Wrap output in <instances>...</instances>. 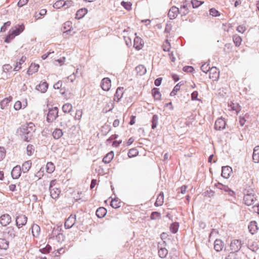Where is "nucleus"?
Here are the masks:
<instances>
[{
    "instance_id": "obj_1",
    "label": "nucleus",
    "mask_w": 259,
    "mask_h": 259,
    "mask_svg": "<svg viewBox=\"0 0 259 259\" xmlns=\"http://www.w3.org/2000/svg\"><path fill=\"white\" fill-rule=\"evenodd\" d=\"M24 26L23 24L12 28L10 31L9 34L6 37L5 41L7 43L10 42L12 39H13L16 36L18 35L24 30Z\"/></svg>"
},
{
    "instance_id": "obj_2",
    "label": "nucleus",
    "mask_w": 259,
    "mask_h": 259,
    "mask_svg": "<svg viewBox=\"0 0 259 259\" xmlns=\"http://www.w3.org/2000/svg\"><path fill=\"white\" fill-rule=\"evenodd\" d=\"M214 186L220 190L223 191L226 193V194L228 195L232 198L234 199L236 198L235 192L231 188H230L227 185H223L222 183L218 182L215 184Z\"/></svg>"
},
{
    "instance_id": "obj_3",
    "label": "nucleus",
    "mask_w": 259,
    "mask_h": 259,
    "mask_svg": "<svg viewBox=\"0 0 259 259\" xmlns=\"http://www.w3.org/2000/svg\"><path fill=\"white\" fill-rule=\"evenodd\" d=\"M252 190L250 192L245 190L244 192V196L243 200L244 201V203L248 206L253 204L255 200V198L252 193Z\"/></svg>"
},
{
    "instance_id": "obj_4",
    "label": "nucleus",
    "mask_w": 259,
    "mask_h": 259,
    "mask_svg": "<svg viewBox=\"0 0 259 259\" xmlns=\"http://www.w3.org/2000/svg\"><path fill=\"white\" fill-rule=\"evenodd\" d=\"M72 5L73 2L71 1H64V0H59L54 4L53 7L58 9L65 7V8L67 9L71 7Z\"/></svg>"
},
{
    "instance_id": "obj_5",
    "label": "nucleus",
    "mask_w": 259,
    "mask_h": 259,
    "mask_svg": "<svg viewBox=\"0 0 259 259\" xmlns=\"http://www.w3.org/2000/svg\"><path fill=\"white\" fill-rule=\"evenodd\" d=\"M242 245L241 241L239 239L232 240L230 246L231 252L234 253L238 252L241 248Z\"/></svg>"
},
{
    "instance_id": "obj_6",
    "label": "nucleus",
    "mask_w": 259,
    "mask_h": 259,
    "mask_svg": "<svg viewBox=\"0 0 259 259\" xmlns=\"http://www.w3.org/2000/svg\"><path fill=\"white\" fill-rule=\"evenodd\" d=\"M27 218L24 214H19L16 217V224L18 229L26 225Z\"/></svg>"
},
{
    "instance_id": "obj_7",
    "label": "nucleus",
    "mask_w": 259,
    "mask_h": 259,
    "mask_svg": "<svg viewBox=\"0 0 259 259\" xmlns=\"http://www.w3.org/2000/svg\"><path fill=\"white\" fill-rule=\"evenodd\" d=\"M26 57L22 56L20 58L17 59L14 64L13 70L18 71L22 68V65L25 62Z\"/></svg>"
},
{
    "instance_id": "obj_8",
    "label": "nucleus",
    "mask_w": 259,
    "mask_h": 259,
    "mask_svg": "<svg viewBox=\"0 0 259 259\" xmlns=\"http://www.w3.org/2000/svg\"><path fill=\"white\" fill-rule=\"evenodd\" d=\"M58 114V110L57 108L50 109L47 117L48 121L50 122L55 120L57 117Z\"/></svg>"
},
{
    "instance_id": "obj_9",
    "label": "nucleus",
    "mask_w": 259,
    "mask_h": 259,
    "mask_svg": "<svg viewBox=\"0 0 259 259\" xmlns=\"http://www.w3.org/2000/svg\"><path fill=\"white\" fill-rule=\"evenodd\" d=\"M76 222V215L71 214L65 221V227L66 229H70L72 227Z\"/></svg>"
},
{
    "instance_id": "obj_10",
    "label": "nucleus",
    "mask_w": 259,
    "mask_h": 259,
    "mask_svg": "<svg viewBox=\"0 0 259 259\" xmlns=\"http://www.w3.org/2000/svg\"><path fill=\"white\" fill-rule=\"evenodd\" d=\"M64 235L62 233H58L57 230H53L49 239H55L58 242H62L64 240Z\"/></svg>"
},
{
    "instance_id": "obj_11",
    "label": "nucleus",
    "mask_w": 259,
    "mask_h": 259,
    "mask_svg": "<svg viewBox=\"0 0 259 259\" xmlns=\"http://www.w3.org/2000/svg\"><path fill=\"white\" fill-rule=\"evenodd\" d=\"M111 87V80L108 78H104L102 79L101 82V87L103 90L105 91H108Z\"/></svg>"
},
{
    "instance_id": "obj_12",
    "label": "nucleus",
    "mask_w": 259,
    "mask_h": 259,
    "mask_svg": "<svg viewBox=\"0 0 259 259\" xmlns=\"http://www.w3.org/2000/svg\"><path fill=\"white\" fill-rule=\"evenodd\" d=\"M220 72L217 67H213L210 68L209 71L210 79L213 81L218 80L219 77Z\"/></svg>"
},
{
    "instance_id": "obj_13",
    "label": "nucleus",
    "mask_w": 259,
    "mask_h": 259,
    "mask_svg": "<svg viewBox=\"0 0 259 259\" xmlns=\"http://www.w3.org/2000/svg\"><path fill=\"white\" fill-rule=\"evenodd\" d=\"M28 105L27 100L24 99L22 101H16L14 105V108L16 110H19L22 108H25Z\"/></svg>"
},
{
    "instance_id": "obj_14",
    "label": "nucleus",
    "mask_w": 259,
    "mask_h": 259,
    "mask_svg": "<svg viewBox=\"0 0 259 259\" xmlns=\"http://www.w3.org/2000/svg\"><path fill=\"white\" fill-rule=\"evenodd\" d=\"M144 45L143 40L139 36H136L134 41V47L138 51L141 50Z\"/></svg>"
},
{
    "instance_id": "obj_15",
    "label": "nucleus",
    "mask_w": 259,
    "mask_h": 259,
    "mask_svg": "<svg viewBox=\"0 0 259 259\" xmlns=\"http://www.w3.org/2000/svg\"><path fill=\"white\" fill-rule=\"evenodd\" d=\"M226 125V122L224 118H219L215 122V130H224L225 128Z\"/></svg>"
},
{
    "instance_id": "obj_16",
    "label": "nucleus",
    "mask_w": 259,
    "mask_h": 259,
    "mask_svg": "<svg viewBox=\"0 0 259 259\" xmlns=\"http://www.w3.org/2000/svg\"><path fill=\"white\" fill-rule=\"evenodd\" d=\"M22 171V170L20 166L17 165L15 166L11 171L12 178L14 179H18L21 176Z\"/></svg>"
},
{
    "instance_id": "obj_17",
    "label": "nucleus",
    "mask_w": 259,
    "mask_h": 259,
    "mask_svg": "<svg viewBox=\"0 0 259 259\" xmlns=\"http://www.w3.org/2000/svg\"><path fill=\"white\" fill-rule=\"evenodd\" d=\"M11 221V217L8 214H4L0 218V223L3 226H7Z\"/></svg>"
},
{
    "instance_id": "obj_18",
    "label": "nucleus",
    "mask_w": 259,
    "mask_h": 259,
    "mask_svg": "<svg viewBox=\"0 0 259 259\" xmlns=\"http://www.w3.org/2000/svg\"><path fill=\"white\" fill-rule=\"evenodd\" d=\"M232 171V168L229 166H223L222 168V176L225 178L228 179L230 176Z\"/></svg>"
},
{
    "instance_id": "obj_19",
    "label": "nucleus",
    "mask_w": 259,
    "mask_h": 259,
    "mask_svg": "<svg viewBox=\"0 0 259 259\" xmlns=\"http://www.w3.org/2000/svg\"><path fill=\"white\" fill-rule=\"evenodd\" d=\"M248 228L251 234H255L258 230L256 222L255 221H251L248 226Z\"/></svg>"
},
{
    "instance_id": "obj_20",
    "label": "nucleus",
    "mask_w": 259,
    "mask_h": 259,
    "mask_svg": "<svg viewBox=\"0 0 259 259\" xmlns=\"http://www.w3.org/2000/svg\"><path fill=\"white\" fill-rule=\"evenodd\" d=\"M39 68V65L35 63H32L29 67L27 73L28 75H32L33 74L37 72Z\"/></svg>"
},
{
    "instance_id": "obj_21",
    "label": "nucleus",
    "mask_w": 259,
    "mask_h": 259,
    "mask_svg": "<svg viewBox=\"0 0 259 259\" xmlns=\"http://www.w3.org/2000/svg\"><path fill=\"white\" fill-rule=\"evenodd\" d=\"M179 13V9L175 6L172 7L168 13V16L170 19H175Z\"/></svg>"
},
{
    "instance_id": "obj_22",
    "label": "nucleus",
    "mask_w": 259,
    "mask_h": 259,
    "mask_svg": "<svg viewBox=\"0 0 259 259\" xmlns=\"http://www.w3.org/2000/svg\"><path fill=\"white\" fill-rule=\"evenodd\" d=\"M189 3L187 2H185L183 3V5L179 9V13L182 16H186L187 15L189 12V10L188 9Z\"/></svg>"
},
{
    "instance_id": "obj_23",
    "label": "nucleus",
    "mask_w": 259,
    "mask_h": 259,
    "mask_svg": "<svg viewBox=\"0 0 259 259\" xmlns=\"http://www.w3.org/2000/svg\"><path fill=\"white\" fill-rule=\"evenodd\" d=\"M31 229L33 236L34 237H37L39 235L40 232L39 226L37 224H34L32 225Z\"/></svg>"
},
{
    "instance_id": "obj_24",
    "label": "nucleus",
    "mask_w": 259,
    "mask_h": 259,
    "mask_svg": "<svg viewBox=\"0 0 259 259\" xmlns=\"http://www.w3.org/2000/svg\"><path fill=\"white\" fill-rule=\"evenodd\" d=\"M48 88V84L47 82H41L38 85L36 86V89L41 93H45Z\"/></svg>"
},
{
    "instance_id": "obj_25",
    "label": "nucleus",
    "mask_w": 259,
    "mask_h": 259,
    "mask_svg": "<svg viewBox=\"0 0 259 259\" xmlns=\"http://www.w3.org/2000/svg\"><path fill=\"white\" fill-rule=\"evenodd\" d=\"M223 242L220 239H216L214 242V249L218 252L221 251L223 248Z\"/></svg>"
},
{
    "instance_id": "obj_26",
    "label": "nucleus",
    "mask_w": 259,
    "mask_h": 259,
    "mask_svg": "<svg viewBox=\"0 0 259 259\" xmlns=\"http://www.w3.org/2000/svg\"><path fill=\"white\" fill-rule=\"evenodd\" d=\"M123 94V88L119 87L117 89L114 95V100L119 101L122 97Z\"/></svg>"
},
{
    "instance_id": "obj_27",
    "label": "nucleus",
    "mask_w": 259,
    "mask_h": 259,
    "mask_svg": "<svg viewBox=\"0 0 259 259\" xmlns=\"http://www.w3.org/2000/svg\"><path fill=\"white\" fill-rule=\"evenodd\" d=\"M164 194L162 192H161L158 196H157V198L156 199V200L154 203L155 206H161L164 202Z\"/></svg>"
},
{
    "instance_id": "obj_28",
    "label": "nucleus",
    "mask_w": 259,
    "mask_h": 259,
    "mask_svg": "<svg viewBox=\"0 0 259 259\" xmlns=\"http://www.w3.org/2000/svg\"><path fill=\"white\" fill-rule=\"evenodd\" d=\"M252 159L255 163H259V146H256L254 148Z\"/></svg>"
},
{
    "instance_id": "obj_29",
    "label": "nucleus",
    "mask_w": 259,
    "mask_h": 259,
    "mask_svg": "<svg viewBox=\"0 0 259 259\" xmlns=\"http://www.w3.org/2000/svg\"><path fill=\"white\" fill-rule=\"evenodd\" d=\"M50 195L51 197L54 199H57L61 192V191L57 188H50Z\"/></svg>"
},
{
    "instance_id": "obj_30",
    "label": "nucleus",
    "mask_w": 259,
    "mask_h": 259,
    "mask_svg": "<svg viewBox=\"0 0 259 259\" xmlns=\"http://www.w3.org/2000/svg\"><path fill=\"white\" fill-rule=\"evenodd\" d=\"M107 213V210L103 207H100L97 209L96 212V215L99 218H103Z\"/></svg>"
},
{
    "instance_id": "obj_31",
    "label": "nucleus",
    "mask_w": 259,
    "mask_h": 259,
    "mask_svg": "<svg viewBox=\"0 0 259 259\" xmlns=\"http://www.w3.org/2000/svg\"><path fill=\"white\" fill-rule=\"evenodd\" d=\"M229 106L231 110L235 111L236 114H238L241 110V107L237 103L231 102Z\"/></svg>"
},
{
    "instance_id": "obj_32",
    "label": "nucleus",
    "mask_w": 259,
    "mask_h": 259,
    "mask_svg": "<svg viewBox=\"0 0 259 259\" xmlns=\"http://www.w3.org/2000/svg\"><path fill=\"white\" fill-rule=\"evenodd\" d=\"M152 95L155 100H160L161 98V94L158 88H154L152 90Z\"/></svg>"
},
{
    "instance_id": "obj_33",
    "label": "nucleus",
    "mask_w": 259,
    "mask_h": 259,
    "mask_svg": "<svg viewBox=\"0 0 259 259\" xmlns=\"http://www.w3.org/2000/svg\"><path fill=\"white\" fill-rule=\"evenodd\" d=\"M113 157L114 152L113 151H110L104 157L103 162L105 163H109L111 162Z\"/></svg>"
},
{
    "instance_id": "obj_34",
    "label": "nucleus",
    "mask_w": 259,
    "mask_h": 259,
    "mask_svg": "<svg viewBox=\"0 0 259 259\" xmlns=\"http://www.w3.org/2000/svg\"><path fill=\"white\" fill-rule=\"evenodd\" d=\"M32 162L31 160L25 161L22 166L21 169L24 173H26L29 171L31 168Z\"/></svg>"
},
{
    "instance_id": "obj_35",
    "label": "nucleus",
    "mask_w": 259,
    "mask_h": 259,
    "mask_svg": "<svg viewBox=\"0 0 259 259\" xmlns=\"http://www.w3.org/2000/svg\"><path fill=\"white\" fill-rule=\"evenodd\" d=\"M22 133L20 134L21 138L24 141L29 142L30 139H31L30 136H29V134H30V132L28 131H20Z\"/></svg>"
},
{
    "instance_id": "obj_36",
    "label": "nucleus",
    "mask_w": 259,
    "mask_h": 259,
    "mask_svg": "<svg viewBox=\"0 0 259 259\" xmlns=\"http://www.w3.org/2000/svg\"><path fill=\"white\" fill-rule=\"evenodd\" d=\"M7 234L12 239H13L17 236V232L13 227H9L7 228Z\"/></svg>"
},
{
    "instance_id": "obj_37",
    "label": "nucleus",
    "mask_w": 259,
    "mask_h": 259,
    "mask_svg": "<svg viewBox=\"0 0 259 259\" xmlns=\"http://www.w3.org/2000/svg\"><path fill=\"white\" fill-rule=\"evenodd\" d=\"M9 242L5 238H0V249L6 250L9 247Z\"/></svg>"
},
{
    "instance_id": "obj_38",
    "label": "nucleus",
    "mask_w": 259,
    "mask_h": 259,
    "mask_svg": "<svg viewBox=\"0 0 259 259\" xmlns=\"http://www.w3.org/2000/svg\"><path fill=\"white\" fill-rule=\"evenodd\" d=\"M87 13L88 10L87 9H80L77 11L76 14V18L77 19L82 18Z\"/></svg>"
},
{
    "instance_id": "obj_39",
    "label": "nucleus",
    "mask_w": 259,
    "mask_h": 259,
    "mask_svg": "<svg viewBox=\"0 0 259 259\" xmlns=\"http://www.w3.org/2000/svg\"><path fill=\"white\" fill-rule=\"evenodd\" d=\"M136 70L138 74L142 75L146 73V69L143 65H139L136 68Z\"/></svg>"
},
{
    "instance_id": "obj_40",
    "label": "nucleus",
    "mask_w": 259,
    "mask_h": 259,
    "mask_svg": "<svg viewBox=\"0 0 259 259\" xmlns=\"http://www.w3.org/2000/svg\"><path fill=\"white\" fill-rule=\"evenodd\" d=\"M168 254V250L165 247H160L158 249V255L161 258H165Z\"/></svg>"
},
{
    "instance_id": "obj_41",
    "label": "nucleus",
    "mask_w": 259,
    "mask_h": 259,
    "mask_svg": "<svg viewBox=\"0 0 259 259\" xmlns=\"http://www.w3.org/2000/svg\"><path fill=\"white\" fill-rule=\"evenodd\" d=\"M233 40L236 47H239L241 44L242 40V38L240 36L235 34L233 36Z\"/></svg>"
},
{
    "instance_id": "obj_42",
    "label": "nucleus",
    "mask_w": 259,
    "mask_h": 259,
    "mask_svg": "<svg viewBox=\"0 0 259 259\" xmlns=\"http://www.w3.org/2000/svg\"><path fill=\"white\" fill-rule=\"evenodd\" d=\"M121 201L118 198L112 199L110 203V205L114 208H117L120 207Z\"/></svg>"
},
{
    "instance_id": "obj_43",
    "label": "nucleus",
    "mask_w": 259,
    "mask_h": 259,
    "mask_svg": "<svg viewBox=\"0 0 259 259\" xmlns=\"http://www.w3.org/2000/svg\"><path fill=\"white\" fill-rule=\"evenodd\" d=\"M12 100V97L11 96L4 99L1 103L2 108L4 109V107L7 106L9 104V103L11 102Z\"/></svg>"
},
{
    "instance_id": "obj_44",
    "label": "nucleus",
    "mask_w": 259,
    "mask_h": 259,
    "mask_svg": "<svg viewBox=\"0 0 259 259\" xmlns=\"http://www.w3.org/2000/svg\"><path fill=\"white\" fill-rule=\"evenodd\" d=\"M55 167L53 163L51 162H48L46 165L47 171L49 173H52L55 170Z\"/></svg>"
},
{
    "instance_id": "obj_45",
    "label": "nucleus",
    "mask_w": 259,
    "mask_h": 259,
    "mask_svg": "<svg viewBox=\"0 0 259 259\" xmlns=\"http://www.w3.org/2000/svg\"><path fill=\"white\" fill-rule=\"evenodd\" d=\"M179 224L177 222L173 223L170 226V230L172 233H176L179 229Z\"/></svg>"
},
{
    "instance_id": "obj_46",
    "label": "nucleus",
    "mask_w": 259,
    "mask_h": 259,
    "mask_svg": "<svg viewBox=\"0 0 259 259\" xmlns=\"http://www.w3.org/2000/svg\"><path fill=\"white\" fill-rule=\"evenodd\" d=\"M72 109V105L70 103H66L62 107V110L65 113H69Z\"/></svg>"
},
{
    "instance_id": "obj_47",
    "label": "nucleus",
    "mask_w": 259,
    "mask_h": 259,
    "mask_svg": "<svg viewBox=\"0 0 259 259\" xmlns=\"http://www.w3.org/2000/svg\"><path fill=\"white\" fill-rule=\"evenodd\" d=\"M138 151L135 148H133L129 150L127 152V155L130 158L136 156L137 155H138Z\"/></svg>"
},
{
    "instance_id": "obj_48",
    "label": "nucleus",
    "mask_w": 259,
    "mask_h": 259,
    "mask_svg": "<svg viewBox=\"0 0 259 259\" xmlns=\"http://www.w3.org/2000/svg\"><path fill=\"white\" fill-rule=\"evenodd\" d=\"M163 50L164 51L169 52L171 49L170 42L166 39L163 44L162 45Z\"/></svg>"
},
{
    "instance_id": "obj_49",
    "label": "nucleus",
    "mask_w": 259,
    "mask_h": 259,
    "mask_svg": "<svg viewBox=\"0 0 259 259\" xmlns=\"http://www.w3.org/2000/svg\"><path fill=\"white\" fill-rule=\"evenodd\" d=\"M63 135L62 131H53L52 136L55 139L60 138Z\"/></svg>"
},
{
    "instance_id": "obj_50",
    "label": "nucleus",
    "mask_w": 259,
    "mask_h": 259,
    "mask_svg": "<svg viewBox=\"0 0 259 259\" xmlns=\"http://www.w3.org/2000/svg\"><path fill=\"white\" fill-rule=\"evenodd\" d=\"M204 3V2L198 0H191V4L193 8H197Z\"/></svg>"
},
{
    "instance_id": "obj_51",
    "label": "nucleus",
    "mask_w": 259,
    "mask_h": 259,
    "mask_svg": "<svg viewBox=\"0 0 259 259\" xmlns=\"http://www.w3.org/2000/svg\"><path fill=\"white\" fill-rule=\"evenodd\" d=\"M51 249H52L51 246L50 245L47 244L46 246V247L41 248H40L39 249V251L42 253H47L50 252V251L51 250Z\"/></svg>"
},
{
    "instance_id": "obj_52",
    "label": "nucleus",
    "mask_w": 259,
    "mask_h": 259,
    "mask_svg": "<svg viewBox=\"0 0 259 259\" xmlns=\"http://www.w3.org/2000/svg\"><path fill=\"white\" fill-rule=\"evenodd\" d=\"M161 214L157 211H153L151 213L150 218L151 220H156L160 218Z\"/></svg>"
},
{
    "instance_id": "obj_53",
    "label": "nucleus",
    "mask_w": 259,
    "mask_h": 259,
    "mask_svg": "<svg viewBox=\"0 0 259 259\" xmlns=\"http://www.w3.org/2000/svg\"><path fill=\"white\" fill-rule=\"evenodd\" d=\"M180 83H178L174 88L172 91L171 92L170 95L171 96H174L176 95L177 92L180 90Z\"/></svg>"
},
{
    "instance_id": "obj_54",
    "label": "nucleus",
    "mask_w": 259,
    "mask_h": 259,
    "mask_svg": "<svg viewBox=\"0 0 259 259\" xmlns=\"http://www.w3.org/2000/svg\"><path fill=\"white\" fill-rule=\"evenodd\" d=\"M121 5L127 10L130 11L132 9V4L131 2H121Z\"/></svg>"
},
{
    "instance_id": "obj_55",
    "label": "nucleus",
    "mask_w": 259,
    "mask_h": 259,
    "mask_svg": "<svg viewBox=\"0 0 259 259\" xmlns=\"http://www.w3.org/2000/svg\"><path fill=\"white\" fill-rule=\"evenodd\" d=\"M26 151L28 155H31L33 153V152L34 151L33 145H28L27 147Z\"/></svg>"
},
{
    "instance_id": "obj_56",
    "label": "nucleus",
    "mask_w": 259,
    "mask_h": 259,
    "mask_svg": "<svg viewBox=\"0 0 259 259\" xmlns=\"http://www.w3.org/2000/svg\"><path fill=\"white\" fill-rule=\"evenodd\" d=\"M214 191L210 189L207 190L204 192V195L209 198L213 197L214 196Z\"/></svg>"
},
{
    "instance_id": "obj_57",
    "label": "nucleus",
    "mask_w": 259,
    "mask_h": 259,
    "mask_svg": "<svg viewBox=\"0 0 259 259\" xmlns=\"http://www.w3.org/2000/svg\"><path fill=\"white\" fill-rule=\"evenodd\" d=\"M201 69L203 72L207 73L208 71H209L210 68L208 64L204 63L201 66Z\"/></svg>"
},
{
    "instance_id": "obj_58",
    "label": "nucleus",
    "mask_w": 259,
    "mask_h": 259,
    "mask_svg": "<svg viewBox=\"0 0 259 259\" xmlns=\"http://www.w3.org/2000/svg\"><path fill=\"white\" fill-rule=\"evenodd\" d=\"M248 248L253 252H256L258 249L257 245L253 243L248 244Z\"/></svg>"
},
{
    "instance_id": "obj_59",
    "label": "nucleus",
    "mask_w": 259,
    "mask_h": 259,
    "mask_svg": "<svg viewBox=\"0 0 259 259\" xmlns=\"http://www.w3.org/2000/svg\"><path fill=\"white\" fill-rule=\"evenodd\" d=\"M3 70L4 72H10L12 71V67L11 65L10 64H5L3 66Z\"/></svg>"
},
{
    "instance_id": "obj_60",
    "label": "nucleus",
    "mask_w": 259,
    "mask_h": 259,
    "mask_svg": "<svg viewBox=\"0 0 259 259\" xmlns=\"http://www.w3.org/2000/svg\"><path fill=\"white\" fill-rule=\"evenodd\" d=\"M44 174V169L43 167H41L38 171H37L36 174L35 175V176L38 178V179H40Z\"/></svg>"
},
{
    "instance_id": "obj_61",
    "label": "nucleus",
    "mask_w": 259,
    "mask_h": 259,
    "mask_svg": "<svg viewBox=\"0 0 259 259\" xmlns=\"http://www.w3.org/2000/svg\"><path fill=\"white\" fill-rule=\"evenodd\" d=\"M6 156V150L4 147H0V161H2Z\"/></svg>"
},
{
    "instance_id": "obj_62",
    "label": "nucleus",
    "mask_w": 259,
    "mask_h": 259,
    "mask_svg": "<svg viewBox=\"0 0 259 259\" xmlns=\"http://www.w3.org/2000/svg\"><path fill=\"white\" fill-rule=\"evenodd\" d=\"M209 14L210 15H211L212 16H214V17L220 15V13H219V11L214 8H212V9H210Z\"/></svg>"
},
{
    "instance_id": "obj_63",
    "label": "nucleus",
    "mask_w": 259,
    "mask_h": 259,
    "mask_svg": "<svg viewBox=\"0 0 259 259\" xmlns=\"http://www.w3.org/2000/svg\"><path fill=\"white\" fill-rule=\"evenodd\" d=\"M246 28L245 27V26H244L243 25H240L239 26H238L237 28V30L240 32V33H244L245 30H246Z\"/></svg>"
},
{
    "instance_id": "obj_64",
    "label": "nucleus",
    "mask_w": 259,
    "mask_h": 259,
    "mask_svg": "<svg viewBox=\"0 0 259 259\" xmlns=\"http://www.w3.org/2000/svg\"><path fill=\"white\" fill-rule=\"evenodd\" d=\"M34 127H35V125L34 123H33L32 122H29L28 123H27L26 126H23V128H26V129L33 128Z\"/></svg>"
}]
</instances>
